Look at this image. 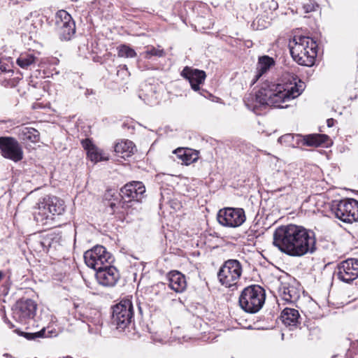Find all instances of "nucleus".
Here are the masks:
<instances>
[{
	"label": "nucleus",
	"mask_w": 358,
	"mask_h": 358,
	"mask_svg": "<svg viewBox=\"0 0 358 358\" xmlns=\"http://www.w3.org/2000/svg\"><path fill=\"white\" fill-rule=\"evenodd\" d=\"M111 323L120 331L134 324V306L130 299H123L112 308Z\"/></svg>",
	"instance_id": "6"
},
{
	"label": "nucleus",
	"mask_w": 358,
	"mask_h": 358,
	"mask_svg": "<svg viewBox=\"0 0 358 358\" xmlns=\"http://www.w3.org/2000/svg\"><path fill=\"white\" fill-rule=\"evenodd\" d=\"M38 61V58L33 52L21 53L17 59V64L22 69H28L29 66L34 65Z\"/></svg>",
	"instance_id": "26"
},
{
	"label": "nucleus",
	"mask_w": 358,
	"mask_h": 358,
	"mask_svg": "<svg viewBox=\"0 0 358 358\" xmlns=\"http://www.w3.org/2000/svg\"><path fill=\"white\" fill-rule=\"evenodd\" d=\"M0 69L4 72H7V71H10V69H8L6 65L2 64L1 62H0Z\"/></svg>",
	"instance_id": "38"
},
{
	"label": "nucleus",
	"mask_w": 358,
	"mask_h": 358,
	"mask_svg": "<svg viewBox=\"0 0 358 358\" xmlns=\"http://www.w3.org/2000/svg\"><path fill=\"white\" fill-rule=\"evenodd\" d=\"M65 208L62 199L55 196H47L38 203L34 212V219L39 225L54 227L55 216L62 215Z\"/></svg>",
	"instance_id": "3"
},
{
	"label": "nucleus",
	"mask_w": 358,
	"mask_h": 358,
	"mask_svg": "<svg viewBox=\"0 0 358 358\" xmlns=\"http://www.w3.org/2000/svg\"><path fill=\"white\" fill-rule=\"evenodd\" d=\"M331 358H346L345 355H335Z\"/></svg>",
	"instance_id": "39"
},
{
	"label": "nucleus",
	"mask_w": 358,
	"mask_h": 358,
	"mask_svg": "<svg viewBox=\"0 0 358 358\" xmlns=\"http://www.w3.org/2000/svg\"><path fill=\"white\" fill-rule=\"evenodd\" d=\"M0 150L5 158L14 162L20 161L23 157L20 145L13 137H0Z\"/></svg>",
	"instance_id": "15"
},
{
	"label": "nucleus",
	"mask_w": 358,
	"mask_h": 358,
	"mask_svg": "<svg viewBox=\"0 0 358 358\" xmlns=\"http://www.w3.org/2000/svg\"><path fill=\"white\" fill-rule=\"evenodd\" d=\"M117 55L120 57L134 58L136 56V52L129 45L123 44L117 47Z\"/></svg>",
	"instance_id": "30"
},
{
	"label": "nucleus",
	"mask_w": 358,
	"mask_h": 358,
	"mask_svg": "<svg viewBox=\"0 0 358 358\" xmlns=\"http://www.w3.org/2000/svg\"><path fill=\"white\" fill-rule=\"evenodd\" d=\"M305 13H310L315 10V6L313 4H306L303 6Z\"/></svg>",
	"instance_id": "36"
},
{
	"label": "nucleus",
	"mask_w": 358,
	"mask_h": 358,
	"mask_svg": "<svg viewBox=\"0 0 358 358\" xmlns=\"http://www.w3.org/2000/svg\"><path fill=\"white\" fill-rule=\"evenodd\" d=\"M22 136L24 140H29L36 143L40 140V133L32 127H24L22 129Z\"/></svg>",
	"instance_id": "27"
},
{
	"label": "nucleus",
	"mask_w": 358,
	"mask_h": 358,
	"mask_svg": "<svg viewBox=\"0 0 358 358\" xmlns=\"http://www.w3.org/2000/svg\"><path fill=\"white\" fill-rule=\"evenodd\" d=\"M270 10H275L278 8V3L275 0H270L265 3Z\"/></svg>",
	"instance_id": "35"
},
{
	"label": "nucleus",
	"mask_w": 358,
	"mask_h": 358,
	"mask_svg": "<svg viewBox=\"0 0 358 358\" xmlns=\"http://www.w3.org/2000/svg\"><path fill=\"white\" fill-rule=\"evenodd\" d=\"M84 259L86 265L94 271L112 264L113 257L102 245H96L92 249L84 253Z\"/></svg>",
	"instance_id": "11"
},
{
	"label": "nucleus",
	"mask_w": 358,
	"mask_h": 358,
	"mask_svg": "<svg viewBox=\"0 0 358 358\" xmlns=\"http://www.w3.org/2000/svg\"><path fill=\"white\" fill-rule=\"evenodd\" d=\"M264 302L265 291L262 287L257 285L245 287L238 299V303L241 309L251 314L259 312Z\"/></svg>",
	"instance_id": "5"
},
{
	"label": "nucleus",
	"mask_w": 358,
	"mask_h": 358,
	"mask_svg": "<svg viewBox=\"0 0 358 358\" xmlns=\"http://www.w3.org/2000/svg\"><path fill=\"white\" fill-rule=\"evenodd\" d=\"M217 220L224 227L236 228L245 222L246 216L243 208L228 207L218 211Z\"/></svg>",
	"instance_id": "12"
},
{
	"label": "nucleus",
	"mask_w": 358,
	"mask_h": 358,
	"mask_svg": "<svg viewBox=\"0 0 358 358\" xmlns=\"http://www.w3.org/2000/svg\"><path fill=\"white\" fill-rule=\"evenodd\" d=\"M273 243L282 252L292 257H301L316 250L314 232L296 224L278 227L273 233Z\"/></svg>",
	"instance_id": "1"
},
{
	"label": "nucleus",
	"mask_w": 358,
	"mask_h": 358,
	"mask_svg": "<svg viewBox=\"0 0 358 358\" xmlns=\"http://www.w3.org/2000/svg\"><path fill=\"white\" fill-rule=\"evenodd\" d=\"M53 238L51 235H47L43 238L36 241L43 252H48L49 248L51 247Z\"/></svg>",
	"instance_id": "31"
},
{
	"label": "nucleus",
	"mask_w": 358,
	"mask_h": 358,
	"mask_svg": "<svg viewBox=\"0 0 358 358\" xmlns=\"http://www.w3.org/2000/svg\"><path fill=\"white\" fill-rule=\"evenodd\" d=\"M180 75L189 81L192 89L194 91L199 90L200 85L204 82L206 77L205 71L189 66H185Z\"/></svg>",
	"instance_id": "17"
},
{
	"label": "nucleus",
	"mask_w": 358,
	"mask_h": 358,
	"mask_svg": "<svg viewBox=\"0 0 358 358\" xmlns=\"http://www.w3.org/2000/svg\"><path fill=\"white\" fill-rule=\"evenodd\" d=\"M296 138V144L298 145L299 142H301V139L302 138V135L300 134H286L278 138V142L280 143H284L287 146L294 147L295 144L294 143V141Z\"/></svg>",
	"instance_id": "28"
},
{
	"label": "nucleus",
	"mask_w": 358,
	"mask_h": 358,
	"mask_svg": "<svg viewBox=\"0 0 358 358\" xmlns=\"http://www.w3.org/2000/svg\"><path fill=\"white\" fill-rule=\"evenodd\" d=\"M2 277H3V273L1 271H0V280L1 279Z\"/></svg>",
	"instance_id": "40"
},
{
	"label": "nucleus",
	"mask_w": 358,
	"mask_h": 358,
	"mask_svg": "<svg viewBox=\"0 0 358 358\" xmlns=\"http://www.w3.org/2000/svg\"><path fill=\"white\" fill-rule=\"evenodd\" d=\"M139 311L141 312V308L138 307Z\"/></svg>",
	"instance_id": "42"
},
{
	"label": "nucleus",
	"mask_w": 358,
	"mask_h": 358,
	"mask_svg": "<svg viewBox=\"0 0 358 358\" xmlns=\"http://www.w3.org/2000/svg\"><path fill=\"white\" fill-rule=\"evenodd\" d=\"M136 147L134 143L130 141H122L115 145L114 150L117 154L124 155L129 157L131 154L134 153Z\"/></svg>",
	"instance_id": "25"
},
{
	"label": "nucleus",
	"mask_w": 358,
	"mask_h": 358,
	"mask_svg": "<svg viewBox=\"0 0 358 358\" xmlns=\"http://www.w3.org/2000/svg\"><path fill=\"white\" fill-rule=\"evenodd\" d=\"M284 338V334H282V339L283 340Z\"/></svg>",
	"instance_id": "41"
},
{
	"label": "nucleus",
	"mask_w": 358,
	"mask_h": 358,
	"mask_svg": "<svg viewBox=\"0 0 358 358\" xmlns=\"http://www.w3.org/2000/svg\"><path fill=\"white\" fill-rule=\"evenodd\" d=\"M53 238L51 235H47L43 238L36 241L43 252H48L49 248L51 247Z\"/></svg>",
	"instance_id": "32"
},
{
	"label": "nucleus",
	"mask_w": 358,
	"mask_h": 358,
	"mask_svg": "<svg viewBox=\"0 0 358 358\" xmlns=\"http://www.w3.org/2000/svg\"><path fill=\"white\" fill-rule=\"evenodd\" d=\"M81 144L83 148L87 151V157L93 162L97 163L101 161H107L109 157L106 153L95 145L89 138L82 141Z\"/></svg>",
	"instance_id": "18"
},
{
	"label": "nucleus",
	"mask_w": 358,
	"mask_h": 358,
	"mask_svg": "<svg viewBox=\"0 0 358 358\" xmlns=\"http://www.w3.org/2000/svg\"><path fill=\"white\" fill-rule=\"evenodd\" d=\"M109 196H113V194H111L110 193V191H108L106 194H105V199H108L109 201H110V199H108ZM120 200L118 199V196H116V199H113V201H109L108 202V206L111 208V209L115 211V210L116 208H117L119 206L121 207V205L120 204Z\"/></svg>",
	"instance_id": "34"
},
{
	"label": "nucleus",
	"mask_w": 358,
	"mask_h": 358,
	"mask_svg": "<svg viewBox=\"0 0 358 358\" xmlns=\"http://www.w3.org/2000/svg\"><path fill=\"white\" fill-rule=\"evenodd\" d=\"M280 317L282 323L285 326L289 327L291 329L299 324V319L300 315L299 311L294 308H285L281 313Z\"/></svg>",
	"instance_id": "23"
},
{
	"label": "nucleus",
	"mask_w": 358,
	"mask_h": 358,
	"mask_svg": "<svg viewBox=\"0 0 358 358\" xmlns=\"http://www.w3.org/2000/svg\"><path fill=\"white\" fill-rule=\"evenodd\" d=\"M335 120L333 118H329L327 120L328 127H331L334 124Z\"/></svg>",
	"instance_id": "37"
},
{
	"label": "nucleus",
	"mask_w": 358,
	"mask_h": 358,
	"mask_svg": "<svg viewBox=\"0 0 358 358\" xmlns=\"http://www.w3.org/2000/svg\"><path fill=\"white\" fill-rule=\"evenodd\" d=\"M110 264H107L96 271V278L99 284L103 287L115 286L120 278L117 269Z\"/></svg>",
	"instance_id": "16"
},
{
	"label": "nucleus",
	"mask_w": 358,
	"mask_h": 358,
	"mask_svg": "<svg viewBox=\"0 0 358 358\" xmlns=\"http://www.w3.org/2000/svg\"><path fill=\"white\" fill-rule=\"evenodd\" d=\"M174 153L176 155L177 157L181 159L182 162L186 165L194 162L198 158L197 153L188 148H178L174 151Z\"/></svg>",
	"instance_id": "24"
},
{
	"label": "nucleus",
	"mask_w": 358,
	"mask_h": 358,
	"mask_svg": "<svg viewBox=\"0 0 358 358\" xmlns=\"http://www.w3.org/2000/svg\"><path fill=\"white\" fill-rule=\"evenodd\" d=\"M46 329L45 327H43L40 331L34 333H29V332H23L20 331L18 334L20 336H24L29 341L36 340L39 338H46L51 336L50 334L52 331H48V334H45Z\"/></svg>",
	"instance_id": "29"
},
{
	"label": "nucleus",
	"mask_w": 358,
	"mask_h": 358,
	"mask_svg": "<svg viewBox=\"0 0 358 358\" xmlns=\"http://www.w3.org/2000/svg\"><path fill=\"white\" fill-rule=\"evenodd\" d=\"M243 272L242 265L237 259H228L224 262L217 273L221 285L226 287L236 286Z\"/></svg>",
	"instance_id": "9"
},
{
	"label": "nucleus",
	"mask_w": 358,
	"mask_h": 358,
	"mask_svg": "<svg viewBox=\"0 0 358 358\" xmlns=\"http://www.w3.org/2000/svg\"><path fill=\"white\" fill-rule=\"evenodd\" d=\"M36 310L37 304L34 300L21 299L13 305L12 315L16 322L27 324L34 320Z\"/></svg>",
	"instance_id": "10"
},
{
	"label": "nucleus",
	"mask_w": 358,
	"mask_h": 358,
	"mask_svg": "<svg viewBox=\"0 0 358 358\" xmlns=\"http://www.w3.org/2000/svg\"><path fill=\"white\" fill-rule=\"evenodd\" d=\"M301 142H302L304 145L313 147H319L323 145L327 147L328 145L331 143L327 135L320 134H312L302 136Z\"/></svg>",
	"instance_id": "20"
},
{
	"label": "nucleus",
	"mask_w": 358,
	"mask_h": 358,
	"mask_svg": "<svg viewBox=\"0 0 358 358\" xmlns=\"http://www.w3.org/2000/svg\"><path fill=\"white\" fill-rule=\"evenodd\" d=\"M294 83L285 85L275 84L271 82L263 83L255 95V104L250 103L245 100L247 108L254 113H258L261 106H271L276 108H287L288 105L282 103L298 97L303 91L305 84L297 78L292 77Z\"/></svg>",
	"instance_id": "2"
},
{
	"label": "nucleus",
	"mask_w": 358,
	"mask_h": 358,
	"mask_svg": "<svg viewBox=\"0 0 358 358\" xmlns=\"http://www.w3.org/2000/svg\"><path fill=\"white\" fill-rule=\"evenodd\" d=\"M145 196V187L142 182H129L120 189V204L121 208L127 209L134 204H138L142 202Z\"/></svg>",
	"instance_id": "7"
},
{
	"label": "nucleus",
	"mask_w": 358,
	"mask_h": 358,
	"mask_svg": "<svg viewBox=\"0 0 358 358\" xmlns=\"http://www.w3.org/2000/svg\"><path fill=\"white\" fill-rule=\"evenodd\" d=\"M336 278L345 283H350L358 278V259L348 258L340 262L334 271Z\"/></svg>",
	"instance_id": "13"
},
{
	"label": "nucleus",
	"mask_w": 358,
	"mask_h": 358,
	"mask_svg": "<svg viewBox=\"0 0 358 358\" xmlns=\"http://www.w3.org/2000/svg\"><path fill=\"white\" fill-rule=\"evenodd\" d=\"M169 286L176 292H182L187 287L185 275L179 271H173L169 273Z\"/></svg>",
	"instance_id": "21"
},
{
	"label": "nucleus",
	"mask_w": 358,
	"mask_h": 358,
	"mask_svg": "<svg viewBox=\"0 0 358 358\" xmlns=\"http://www.w3.org/2000/svg\"><path fill=\"white\" fill-rule=\"evenodd\" d=\"M330 209L336 218L344 222L358 221V201L355 199L334 201Z\"/></svg>",
	"instance_id": "8"
},
{
	"label": "nucleus",
	"mask_w": 358,
	"mask_h": 358,
	"mask_svg": "<svg viewBox=\"0 0 358 358\" xmlns=\"http://www.w3.org/2000/svg\"><path fill=\"white\" fill-rule=\"evenodd\" d=\"M275 64V62L273 57L268 55L259 57L257 64V73L253 79V83H255L264 73L274 66Z\"/></svg>",
	"instance_id": "22"
},
{
	"label": "nucleus",
	"mask_w": 358,
	"mask_h": 358,
	"mask_svg": "<svg viewBox=\"0 0 358 358\" xmlns=\"http://www.w3.org/2000/svg\"><path fill=\"white\" fill-rule=\"evenodd\" d=\"M144 55L146 59H150L152 56L162 57L164 56V51L163 49H157L155 47H151L145 51Z\"/></svg>",
	"instance_id": "33"
},
{
	"label": "nucleus",
	"mask_w": 358,
	"mask_h": 358,
	"mask_svg": "<svg viewBox=\"0 0 358 358\" xmlns=\"http://www.w3.org/2000/svg\"><path fill=\"white\" fill-rule=\"evenodd\" d=\"M55 24L62 40H70L76 32L75 22L71 15L64 10L57 12Z\"/></svg>",
	"instance_id": "14"
},
{
	"label": "nucleus",
	"mask_w": 358,
	"mask_h": 358,
	"mask_svg": "<svg viewBox=\"0 0 358 358\" xmlns=\"http://www.w3.org/2000/svg\"><path fill=\"white\" fill-rule=\"evenodd\" d=\"M280 285L278 287V292L280 296L287 302H294L299 298V292L294 287L289 285V282L282 281L281 278L279 279Z\"/></svg>",
	"instance_id": "19"
},
{
	"label": "nucleus",
	"mask_w": 358,
	"mask_h": 358,
	"mask_svg": "<svg viewBox=\"0 0 358 358\" xmlns=\"http://www.w3.org/2000/svg\"><path fill=\"white\" fill-rule=\"evenodd\" d=\"M317 45L316 42L309 37L301 36L299 42L290 48V54L293 59L299 64L311 66L315 63L317 56Z\"/></svg>",
	"instance_id": "4"
}]
</instances>
